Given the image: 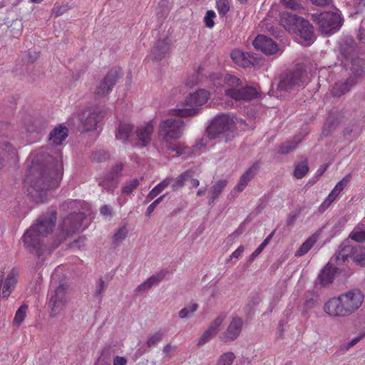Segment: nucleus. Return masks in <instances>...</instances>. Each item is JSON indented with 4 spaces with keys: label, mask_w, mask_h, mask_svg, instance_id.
<instances>
[{
    "label": "nucleus",
    "mask_w": 365,
    "mask_h": 365,
    "mask_svg": "<svg viewBox=\"0 0 365 365\" xmlns=\"http://www.w3.org/2000/svg\"><path fill=\"white\" fill-rule=\"evenodd\" d=\"M57 212L49 210L40 215L35 224L32 225L22 236L25 249L29 252L41 257L46 250L43 239L52 232L56 222Z\"/></svg>",
    "instance_id": "nucleus-1"
},
{
    "label": "nucleus",
    "mask_w": 365,
    "mask_h": 365,
    "mask_svg": "<svg viewBox=\"0 0 365 365\" xmlns=\"http://www.w3.org/2000/svg\"><path fill=\"white\" fill-rule=\"evenodd\" d=\"M61 178V175L56 171L51 174L41 166L32 165L26 175L24 184L31 199L37 203H43L47 200L48 190L58 187Z\"/></svg>",
    "instance_id": "nucleus-2"
},
{
    "label": "nucleus",
    "mask_w": 365,
    "mask_h": 365,
    "mask_svg": "<svg viewBox=\"0 0 365 365\" xmlns=\"http://www.w3.org/2000/svg\"><path fill=\"white\" fill-rule=\"evenodd\" d=\"M364 300L363 292L359 289H353L327 301L324 312L332 317H349L361 307Z\"/></svg>",
    "instance_id": "nucleus-3"
},
{
    "label": "nucleus",
    "mask_w": 365,
    "mask_h": 365,
    "mask_svg": "<svg viewBox=\"0 0 365 365\" xmlns=\"http://www.w3.org/2000/svg\"><path fill=\"white\" fill-rule=\"evenodd\" d=\"M210 79L217 88L226 85L225 96L236 101H249L258 97L259 93L255 88L242 87V81L236 76L229 74L222 76L220 73H212L210 76Z\"/></svg>",
    "instance_id": "nucleus-4"
},
{
    "label": "nucleus",
    "mask_w": 365,
    "mask_h": 365,
    "mask_svg": "<svg viewBox=\"0 0 365 365\" xmlns=\"http://www.w3.org/2000/svg\"><path fill=\"white\" fill-rule=\"evenodd\" d=\"M210 93L205 89H199L190 95L185 101V106L190 108H176L170 110L169 113L180 118L196 115L199 113L198 107L206 103L210 98Z\"/></svg>",
    "instance_id": "nucleus-5"
},
{
    "label": "nucleus",
    "mask_w": 365,
    "mask_h": 365,
    "mask_svg": "<svg viewBox=\"0 0 365 365\" xmlns=\"http://www.w3.org/2000/svg\"><path fill=\"white\" fill-rule=\"evenodd\" d=\"M312 20L319 26L322 34L331 35L339 30L342 19L336 12L324 11L311 14Z\"/></svg>",
    "instance_id": "nucleus-6"
},
{
    "label": "nucleus",
    "mask_w": 365,
    "mask_h": 365,
    "mask_svg": "<svg viewBox=\"0 0 365 365\" xmlns=\"http://www.w3.org/2000/svg\"><path fill=\"white\" fill-rule=\"evenodd\" d=\"M235 123L233 116L228 114H220L216 116L207 128V133L212 138H219L227 133H233Z\"/></svg>",
    "instance_id": "nucleus-7"
},
{
    "label": "nucleus",
    "mask_w": 365,
    "mask_h": 365,
    "mask_svg": "<svg viewBox=\"0 0 365 365\" xmlns=\"http://www.w3.org/2000/svg\"><path fill=\"white\" fill-rule=\"evenodd\" d=\"M183 121L177 119H168L160 123L159 125V135L164 143L171 140L179 139L182 133Z\"/></svg>",
    "instance_id": "nucleus-8"
},
{
    "label": "nucleus",
    "mask_w": 365,
    "mask_h": 365,
    "mask_svg": "<svg viewBox=\"0 0 365 365\" xmlns=\"http://www.w3.org/2000/svg\"><path fill=\"white\" fill-rule=\"evenodd\" d=\"M305 82V73L299 70L286 74L278 83L277 90L284 96L287 93L291 92L295 88L300 87Z\"/></svg>",
    "instance_id": "nucleus-9"
},
{
    "label": "nucleus",
    "mask_w": 365,
    "mask_h": 365,
    "mask_svg": "<svg viewBox=\"0 0 365 365\" xmlns=\"http://www.w3.org/2000/svg\"><path fill=\"white\" fill-rule=\"evenodd\" d=\"M122 75V70L120 68L110 69L102 81L100 82L94 91L96 99H101L108 95L115 85L118 78Z\"/></svg>",
    "instance_id": "nucleus-10"
},
{
    "label": "nucleus",
    "mask_w": 365,
    "mask_h": 365,
    "mask_svg": "<svg viewBox=\"0 0 365 365\" xmlns=\"http://www.w3.org/2000/svg\"><path fill=\"white\" fill-rule=\"evenodd\" d=\"M68 302L66 287L60 284L49 294L48 307L51 309V315L55 317L60 314L66 307Z\"/></svg>",
    "instance_id": "nucleus-11"
},
{
    "label": "nucleus",
    "mask_w": 365,
    "mask_h": 365,
    "mask_svg": "<svg viewBox=\"0 0 365 365\" xmlns=\"http://www.w3.org/2000/svg\"><path fill=\"white\" fill-rule=\"evenodd\" d=\"M243 324L244 322L241 317H233L227 329L220 334L219 339L225 343L235 341L240 335Z\"/></svg>",
    "instance_id": "nucleus-12"
},
{
    "label": "nucleus",
    "mask_w": 365,
    "mask_h": 365,
    "mask_svg": "<svg viewBox=\"0 0 365 365\" xmlns=\"http://www.w3.org/2000/svg\"><path fill=\"white\" fill-rule=\"evenodd\" d=\"M104 114L97 108H88L81 113V121L86 131L96 129L97 124L103 119Z\"/></svg>",
    "instance_id": "nucleus-13"
},
{
    "label": "nucleus",
    "mask_w": 365,
    "mask_h": 365,
    "mask_svg": "<svg viewBox=\"0 0 365 365\" xmlns=\"http://www.w3.org/2000/svg\"><path fill=\"white\" fill-rule=\"evenodd\" d=\"M154 127L155 123L153 120L148 121L143 125L138 126L135 130V134L136 136V141L135 145L140 148H145L148 146L151 141V137L153 133Z\"/></svg>",
    "instance_id": "nucleus-14"
},
{
    "label": "nucleus",
    "mask_w": 365,
    "mask_h": 365,
    "mask_svg": "<svg viewBox=\"0 0 365 365\" xmlns=\"http://www.w3.org/2000/svg\"><path fill=\"white\" fill-rule=\"evenodd\" d=\"M226 319L225 313H220L210 324L208 328L203 332L199 339L197 345L201 346L210 341L219 331Z\"/></svg>",
    "instance_id": "nucleus-15"
},
{
    "label": "nucleus",
    "mask_w": 365,
    "mask_h": 365,
    "mask_svg": "<svg viewBox=\"0 0 365 365\" xmlns=\"http://www.w3.org/2000/svg\"><path fill=\"white\" fill-rule=\"evenodd\" d=\"M85 218V214L81 212L70 214L62 222L61 227L63 232L66 236H68L78 230Z\"/></svg>",
    "instance_id": "nucleus-16"
},
{
    "label": "nucleus",
    "mask_w": 365,
    "mask_h": 365,
    "mask_svg": "<svg viewBox=\"0 0 365 365\" xmlns=\"http://www.w3.org/2000/svg\"><path fill=\"white\" fill-rule=\"evenodd\" d=\"M256 50L260 51L267 56L276 54L279 51L278 45L274 40L264 35H258L252 42Z\"/></svg>",
    "instance_id": "nucleus-17"
},
{
    "label": "nucleus",
    "mask_w": 365,
    "mask_h": 365,
    "mask_svg": "<svg viewBox=\"0 0 365 365\" xmlns=\"http://www.w3.org/2000/svg\"><path fill=\"white\" fill-rule=\"evenodd\" d=\"M356 83L355 77L350 76L348 78L336 82L331 88V93L334 97L340 98Z\"/></svg>",
    "instance_id": "nucleus-18"
},
{
    "label": "nucleus",
    "mask_w": 365,
    "mask_h": 365,
    "mask_svg": "<svg viewBox=\"0 0 365 365\" xmlns=\"http://www.w3.org/2000/svg\"><path fill=\"white\" fill-rule=\"evenodd\" d=\"M302 20L303 18L299 17L295 14H292L289 12H284L280 16L281 26L291 34L297 32V26Z\"/></svg>",
    "instance_id": "nucleus-19"
},
{
    "label": "nucleus",
    "mask_w": 365,
    "mask_h": 365,
    "mask_svg": "<svg viewBox=\"0 0 365 365\" xmlns=\"http://www.w3.org/2000/svg\"><path fill=\"white\" fill-rule=\"evenodd\" d=\"M18 271L12 269L8 274L5 281H3V275L1 276L0 279H2V292L1 297L4 299H7L12 291L14 290L17 282Z\"/></svg>",
    "instance_id": "nucleus-20"
},
{
    "label": "nucleus",
    "mask_w": 365,
    "mask_h": 365,
    "mask_svg": "<svg viewBox=\"0 0 365 365\" xmlns=\"http://www.w3.org/2000/svg\"><path fill=\"white\" fill-rule=\"evenodd\" d=\"M295 34H298L299 38L303 40L302 43L308 46L313 39L314 29L309 21L303 19L297 26V32Z\"/></svg>",
    "instance_id": "nucleus-21"
},
{
    "label": "nucleus",
    "mask_w": 365,
    "mask_h": 365,
    "mask_svg": "<svg viewBox=\"0 0 365 365\" xmlns=\"http://www.w3.org/2000/svg\"><path fill=\"white\" fill-rule=\"evenodd\" d=\"M170 42L168 39L158 40L151 49V56L154 61L163 60L169 52Z\"/></svg>",
    "instance_id": "nucleus-22"
},
{
    "label": "nucleus",
    "mask_w": 365,
    "mask_h": 365,
    "mask_svg": "<svg viewBox=\"0 0 365 365\" xmlns=\"http://www.w3.org/2000/svg\"><path fill=\"white\" fill-rule=\"evenodd\" d=\"M259 168L258 163H255L252 165L240 177L239 182L235 186V190L238 192H242L245 190L248 182L254 178L256 174V171Z\"/></svg>",
    "instance_id": "nucleus-23"
},
{
    "label": "nucleus",
    "mask_w": 365,
    "mask_h": 365,
    "mask_svg": "<svg viewBox=\"0 0 365 365\" xmlns=\"http://www.w3.org/2000/svg\"><path fill=\"white\" fill-rule=\"evenodd\" d=\"M133 135V125L128 123L120 122L117 128L115 138L123 143L131 141Z\"/></svg>",
    "instance_id": "nucleus-24"
},
{
    "label": "nucleus",
    "mask_w": 365,
    "mask_h": 365,
    "mask_svg": "<svg viewBox=\"0 0 365 365\" xmlns=\"http://www.w3.org/2000/svg\"><path fill=\"white\" fill-rule=\"evenodd\" d=\"M68 128L60 124L55 127L49 134V140L53 145H61L68 137Z\"/></svg>",
    "instance_id": "nucleus-25"
},
{
    "label": "nucleus",
    "mask_w": 365,
    "mask_h": 365,
    "mask_svg": "<svg viewBox=\"0 0 365 365\" xmlns=\"http://www.w3.org/2000/svg\"><path fill=\"white\" fill-rule=\"evenodd\" d=\"M231 58L232 61L237 65L242 67H249L250 65H253V63L250 60V55L245 53L240 50H234L231 53Z\"/></svg>",
    "instance_id": "nucleus-26"
},
{
    "label": "nucleus",
    "mask_w": 365,
    "mask_h": 365,
    "mask_svg": "<svg viewBox=\"0 0 365 365\" xmlns=\"http://www.w3.org/2000/svg\"><path fill=\"white\" fill-rule=\"evenodd\" d=\"M355 251V247L349 245H342L339 247L338 252L336 254V261L337 264L341 262H345L349 257L352 258Z\"/></svg>",
    "instance_id": "nucleus-27"
},
{
    "label": "nucleus",
    "mask_w": 365,
    "mask_h": 365,
    "mask_svg": "<svg viewBox=\"0 0 365 365\" xmlns=\"http://www.w3.org/2000/svg\"><path fill=\"white\" fill-rule=\"evenodd\" d=\"M334 275L335 273L334 269L331 267L327 265L321 271V273L317 278V281L321 284V286L325 287L333 282Z\"/></svg>",
    "instance_id": "nucleus-28"
},
{
    "label": "nucleus",
    "mask_w": 365,
    "mask_h": 365,
    "mask_svg": "<svg viewBox=\"0 0 365 365\" xmlns=\"http://www.w3.org/2000/svg\"><path fill=\"white\" fill-rule=\"evenodd\" d=\"M227 185V180H220L216 182L210 188L209 191V195H210V198L209 200V205L212 204L223 191L225 187Z\"/></svg>",
    "instance_id": "nucleus-29"
},
{
    "label": "nucleus",
    "mask_w": 365,
    "mask_h": 365,
    "mask_svg": "<svg viewBox=\"0 0 365 365\" xmlns=\"http://www.w3.org/2000/svg\"><path fill=\"white\" fill-rule=\"evenodd\" d=\"M172 180L171 178L167 177L156 186H155L148 194L146 197V202H150L161 193L168 185L170 184Z\"/></svg>",
    "instance_id": "nucleus-30"
},
{
    "label": "nucleus",
    "mask_w": 365,
    "mask_h": 365,
    "mask_svg": "<svg viewBox=\"0 0 365 365\" xmlns=\"http://www.w3.org/2000/svg\"><path fill=\"white\" fill-rule=\"evenodd\" d=\"M317 241V236L312 235L308 237L304 242L300 246V247L296 251V257H302L305 255L314 245Z\"/></svg>",
    "instance_id": "nucleus-31"
},
{
    "label": "nucleus",
    "mask_w": 365,
    "mask_h": 365,
    "mask_svg": "<svg viewBox=\"0 0 365 365\" xmlns=\"http://www.w3.org/2000/svg\"><path fill=\"white\" fill-rule=\"evenodd\" d=\"M193 173L191 170H185L182 173H181L179 176H178L172 185V189L173 191H178L180 188H182L185 182L188 180L190 178L192 177Z\"/></svg>",
    "instance_id": "nucleus-32"
},
{
    "label": "nucleus",
    "mask_w": 365,
    "mask_h": 365,
    "mask_svg": "<svg viewBox=\"0 0 365 365\" xmlns=\"http://www.w3.org/2000/svg\"><path fill=\"white\" fill-rule=\"evenodd\" d=\"M119 179L117 177L112 176L110 174L104 178L99 182V185L103 187V189L108 191L113 190L117 187Z\"/></svg>",
    "instance_id": "nucleus-33"
},
{
    "label": "nucleus",
    "mask_w": 365,
    "mask_h": 365,
    "mask_svg": "<svg viewBox=\"0 0 365 365\" xmlns=\"http://www.w3.org/2000/svg\"><path fill=\"white\" fill-rule=\"evenodd\" d=\"M309 172V166L307 160L297 163L294 165V176L297 179H302Z\"/></svg>",
    "instance_id": "nucleus-34"
},
{
    "label": "nucleus",
    "mask_w": 365,
    "mask_h": 365,
    "mask_svg": "<svg viewBox=\"0 0 365 365\" xmlns=\"http://www.w3.org/2000/svg\"><path fill=\"white\" fill-rule=\"evenodd\" d=\"M168 150L175 152L178 155L190 153V148L180 143H173L170 141L165 143Z\"/></svg>",
    "instance_id": "nucleus-35"
},
{
    "label": "nucleus",
    "mask_w": 365,
    "mask_h": 365,
    "mask_svg": "<svg viewBox=\"0 0 365 365\" xmlns=\"http://www.w3.org/2000/svg\"><path fill=\"white\" fill-rule=\"evenodd\" d=\"M353 260L361 267H365V248L357 245L352 257Z\"/></svg>",
    "instance_id": "nucleus-36"
},
{
    "label": "nucleus",
    "mask_w": 365,
    "mask_h": 365,
    "mask_svg": "<svg viewBox=\"0 0 365 365\" xmlns=\"http://www.w3.org/2000/svg\"><path fill=\"white\" fill-rule=\"evenodd\" d=\"M236 356L233 352L227 351L221 354L216 365H232Z\"/></svg>",
    "instance_id": "nucleus-37"
},
{
    "label": "nucleus",
    "mask_w": 365,
    "mask_h": 365,
    "mask_svg": "<svg viewBox=\"0 0 365 365\" xmlns=\"http://www.w3.org/2000/svg\"><path fill=\"white\" fill-rule=\"evenodd\" d=\"M45 128V125L41 123L40 119L35 118L29 120V124L27 125L26 130L29 133L37 132L40 133Z\"/></svg>",
    "instance_id": "nucleus-38"
},
{
    "label": "nucleus",
    "mask_w": 365,
    "mask_h": 365,
    "mask_svg": "<svg viewBox=\"0 0 365 365\" xmlns=\"http://www.w3.org/2000/svg\"><path fill=\"white\" fill-rule=\"evenodd\" d=\"M299 141H300V140H298V141H296L295 140H294L290 142H286V143L282 144L278 148L277 151L280 154H287L296 148V147H297V144L299 143Z\"/></svg>",
    "instance_id": "nucleus-39"
},
{
    "label": "nucleus",
    "mask_w": 365,
    "mask_h": 365,
    "mask_svg": "<svg viewBox=\"0 0 365 365\" xmlns=\"http://www.w3.org/2000/svg\"><path fill=\"white\" fill-rule=\"evenodd\" d=\"M27 310L28 306L26 305H22L18 309L14 319V324L19 326L24 322L26 316Z\"/></svg>",
    "instance_id": "nucleus-40"
},
{
    "label": "nucleus",
    "mask_w": 365,
    "mask_h": 365,
    "mask_svg": "<svg viewBox=\"0 0 365 365\" xmlns=\"http://www.w3.org/2000/svg\"><path fill=\"white\" fill-rule=\"evenodd\" d=\"M0 150L5 151L10 156V158H16L17 155L16 149L9 142L0 143Z\"/></svg>",
    "instance_id": "nucleus-41"
},
{
    "label": "nucleus",
    "mask_w": 365,
    "mask_h": 365,
    "mask_svg": "<svg viewBox=\"0 0 365 365\" xmlns=\"http://www.w3.org/2000/svg\"><path fill=\"white\" fill-rule=\"evenodd\" d=\"M217 9L220 15L225 16L230 11V0H217Z\"/></svg>",
    "instance_id": "nucleus-42"
},
{
    "label": "nucleus",
    "mask_w": 365,
    "mask_h": 365,
    "mask_svg": "<svg viewBox=\"0 0 365 365\" xmlns=\"http://www.w3.org/2000/svg\"><path fill=\"white\" fill-rule=\"evenodd\" d=\"M272 234L269 235L264 241L259 245V246L252 253L249 257V261L251 262L263 251V250L269 244Z\"/></svg>",
    "instance_id": "nucleus-43"
},
{
    "label": "nucleus",
    "mask_w": 365,
    "mask_h": 365,
    "mask_svg": "<svg viewBox=\"0 0 365 365\" xmlns=\"http://www.w3.org/2000/svg\"><path fill=\"white\" fill-rule=\"evenodd\" d=\"M139 185V180L138 179H133L127 182L122 188V192L125 194L131 193Z\"/></svg>",
    "instance_id": "nucleus-44"
},
{
    "label": "nucleus",
    "mask_w": 365,
    "mask_h": 365,
    "mask_svg": "<svg viewBox=\"0 0 365 365\" xmlns=\"http://www.w3.org/2000/svg\"><path fill=\"white\" fill-rule=\"evenodd\" d=\"M163 334L164 332L159 331L151 335L147 341V346L148 347H152L156 345L158 342H160L162 340Z\"/></svg>",
    "instance_id": "nucleus-45"
},
{
    "label": "nucleus",
    "mask_w": 365,
    "mask_h": 365,
    "mask_svg": "<svg viewBox=\"0 0 365 365\" xmlns=\"http://www.w3.org/2000/svg\"><path fill=\"white\" fill-rule=\"evenodd\" d=\"M106 284L104 281L102 279H100L98 282L96 290L93 294V296L99 301L101 302L102 300L103 293L106 289Z\"/></svg>",
    "instance_id": "nucleus-46"
},
{
    "label": "nucleus",
    "mask_w": 365,
    "mask_h": 365,
    "mask_svg": "<svg viewBox=\"0 0 365 365\" xmlns=\"http://www.w3.org/2000/svg\"><path fill=\"white\" fill-rule=\"evenodd\" d=\"M349 237L359 242H365V230L354 229L349 235Z\"/></svg>",
    "instance_id": "nucleus-47"
},
{
    "label": "nucleus",
    "mask_w": 365,
    "mask_h": 365,
    "mask_svg": "<svg viewBox=\"0 0 365 365\" xmlns=\"http://www.w3.org/2000/svg\"><path fill=\"white\" fill-rule=\"evenodd\" d=\"M165 277V274L163 272H160L159 273H156L155 274L152 275L150 277H149L148 279H146L145 282H146L147 285L149 286L150 288L154 284L159 282L160 280H162Z\"/></svg>",
    "instance_id": "nucleus-48"
},
{
    "label": "nucleus",
    "mask_w": 365,
    "mask_h": 365,
    "mask_svg": "<svg viewBox=\"0 0 365 365\" xmlns=\"http://www.w3.org/2000/svg\"><path fill=\"white\" fill-rule=\"evenodd\" d=\"M127 234L128 230L125 226L120 227L113 236L114 242L115 243H118L122 240H125V237H127Z\"/></svg>",
    "instance_id": "nucleus-49"
},
{
    "label": "nucleus",
    "mask_w": 365,
    "mask_h": 365,
    "mask_svg": "<svg viewBox=\"0 0 365 365\" xmlns=\"http://www.w3.org/2000/svg\"><path fill=\"white\" fill-rule=\"evenodd\" d=\"M215 16V13L212 10H209L206 12V14L204 17V22L207 28H212L214 26V19Z\"/></svg>",
    "instance_id": "nucleus-50"
},
{
    "label": "nucleus",
    "mask_w": 365,
    "mask_h": 365,
    "mask_svg": "<svg viewBox=\"0 0 365 365\" xmlns=\"http://www.w3.org/2000/svg\"><path fill=\"white\" fill-rule=\"evenodd\" d=\"M198 304L196 303L192 304L188 307H185L179 312V317L182 319L187 317L189 313H193L197 311Z\"/></svg>",
    "instance_id": "nucleus-51"
},
{
    "label": "nucleus",
    "mask_w": 365,
    "mask_h": 365,
    "mask_svg": "<svg viewBox=\"0 0 365 365\" xmlns=\"http://www.w3.org/2000/svg\"><path fill=\"white\" fill-rule=\"evenodd\" d=\"M349 182V179L346 178H343L341 181H339L334 187V188L331 190V192L338 196L339 193L344 190V188L347 185Z\"/></svg>",
    "instance_id": "nucleus-52"
},
{
    "label": "nucleus",
    "mask_w": 365,
    "mask_h": 365,
    "mask_svg": "<svg viewBox=\"0 0 365 365\" xmlns=\"http://www.w3.org/2000/svg\"><path fill=\"white\" fill-rule=\"evenodd\" d=\"M281 2L284 6L292 10H297L301 7L297 0H281Z\"/></svg>",
    "instance_id": "nucleus-53"
},
{
    "label": "nucleus",
    "mask_w": 365,
    "mask_h": 365,
    "mask_svg": "<svg viewBox=\"0 0 365 365\" xmlns=\"http://www.w3.org/2000/svg\"><path fill=\"white\" fill-rule=\"evenodd\" d=\"M108 158H109L108 153L105 150H103L96 151L93 155V159L98 162L104 161L106 159H108Z\"/></svg>",
    "instance_id": "nucleus-54"
},
{
    "label": "nucleus",
    "mask_w": 365,
    "mask_h": 365,
    "mask_svg": "<svg viewBox=\"0 0 365 365\" xmlns=\"http://www.w3.org/2000/svg\"><path fill=\"white\" fill-rule=\"evenodd\" d=\"M336 197L337 196L334 195L332 192H331L329 195L327 196V197L322 203L320 209L322 210L327 209Z\"/></svg>",
    "instance_id": "nucleus-55"
},
{
    "label": "nucleus",
    "mask_w": 365,
    "mask_h": 365,
    "mask_svg": "<svg viewBox=\"0 0 365 365\" xmlns=\"http://www.w3.org/2000/svg\"><path fill=\"white\" fill-rule=\"evenodd\" d=\"M317 305V301L312 298L307 299L304 302L303 314H305L309 309L314 308Z\"/></svg>",
    "instance_id": "nucleus-56"
},
{
    "label": "nucleus",
    "mask_w": 365,
    "mask_h": 365,
    "mask_svg": "<svg viewBox=\"0 0 365 365\" xmlns=\"http://www.w3.org/2000/svg\"><path fill=\"white\" fill-rule=\"evenodd\" d=\"M165 195H161L160 197L153 201L147 208L146 215L150 216V214L154 211L157 205L163 200Z\"/></svg>",
    "instance_id": "nucleus-57"
},
{
    "label": "nucleus",
    "mask_w": 365,
    "mask_h": 365,
    "mask_svg": "<svg viewBox=\"0 0 365 365\" xmlns=\"http://www.w3.org/2000/svg\"><path fill=\"white\" fill-rule=\"evenodd\" d=\"M358 38L361 43H365V19L361 22L358 33Z\"/></svg>",
    "instance_id": "nucleus-58"
},
{
    "label": "nucleus",
    "mask_w": 365,
    "mask_h": 365,
    "mask_svg": "<svg viewBox=\"0 0 365 365\" xmlns=\"http://www.w3.org/2000/svg\"><path fill=\"white\" fill-rule=\"evenodd\" d=\"M123 169V163H118L116 164L110 172V175L114 177H117L118 179H119V176L120 175L121 171Z\"/></svg>",
    "instance_id": "nucleus-59"
},
{
    "label": "nucleus",
    "mask_w": 365,
    "mask_h": 365,
    "mask_svg": "<svg viewBox=\"0 0 365 365\" xmlns=\"http://www.w3.org/2000/svg\"><path fill=\"white\" fill-rule=\"evenodd\" d=\"M312 4L318 6H326L331 4L332 0H309Z\"/></svg>",
    "instance_id": "nucleus-60"
},
{
    "label": "nucleus",
    "mask_w": 365,
    "mask_h": 365,
    "mask_svg": "<svg viewBox=\"0 0 365 365\" xmlns=\"http://www.w3.org/2000/svg\"><path fill=\"white\" fill-rule=\"evenodd\" d=\"M127 364V359L120 356H116L113 359V365H126Z\"/></svg>",
    "instance_id": "nucleus-61"
},
{
    "label": "nucleus",
    "mask_w": 365,
    "mask_h": 365,
    "mask_svg": "<svg viewBox=\"0 0 365 365\" xmlns=\"http://www.w3.org/2000/svg\"><path fill=\"white\" fill-rule=\"evenodd\" d=\"M244 250H245V248L242 245L239 246L237 247V249L232 253V255H230V257L236 258V259L240 258L242 256Z\"/></svg>",
    "instance_id": "nucleus-62"
},
{
    "label": "nucleus",
    "mask_w": 365,
    "mask_h": 365,
    "mask_svg": "<svg viewBox=\"0 0 365 365\" xmlns=\"http://www.w3.org/2000/svg\"><path fill=\"white\" fill-rule=\"evenodd\" d=\"M351 71L355 76H361L365 72L362 67L358 68L355 63L352 64Z\"/></svg>",
    "instance_id": "nucleus-63"
},
{
    "label": "nucleus",
    "mask_w": 365,
    "mask_h": 365,
    "mask_svg": "<svg viewBox=\"0 0 365 365\" xmlns=\"http://www.w3.org/2000/svg\"><path fill=\"white\" fill-rule=\"evenodd\" d=\"M297 217V213H290L288 215L287 219V225L288 226L292 225L294 223V222L296 221Z\"/></svg>",
    "instance_id": "nucleus-64"
}]
</instances>
